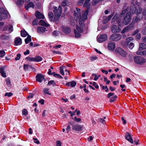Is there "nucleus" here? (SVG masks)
<instances>
[{
    "instance_id": "1",
    "label": "nucleus",
    "mask_w": 146,
    "mask_h": 146,
    "mask_svg": "<svg viewBox=\"0 0 146 146\" xmlns=\"http://www.w3.org/2000/svg\"><path fill=\"white\" fill-rule=\"evenodd\" d=\"M141 12V9L139 7H137L135 5H133L131 7L130 11L128 12L126 16L123 18V21H121V17H117V15H115L112 19V22H116L118 25L120 27L123 26V24L125 25H127L131 20V17L133 13L136 15L140 13Z\"/></svg>"
},
{
    "instance_id": "2",
    "label": "nucleus",
    "mask_w": 146,
    "mask_h": 146,
    "mask_svg": "<svg viewBox=\"0 0 146 146\" xmlns=\"http://www.w3.org/2000/svg\"><path fill=\"white\" fill-rule=\"evenodd\" d=\"M133 59L135 63L140 64H144L146 61V60L143 57L138 56H135Z\"/></svg>"
},
{
    "instance_id": "3",
    "label": "nucleus",
    "mask_w": 146,
    "mask_h": 146,
    "mask_svg": "<svg viewBox=\"0 0 146 146\" xmlns=\"http://www.w3.org/2000/svg\"><path fill=\"white\" fill-rule=\"evenodd\" d=\"M54 16L55 17L56 20H58L59 17L60 16L62 13V9L60 6L57 9V7L55 8L54 10Z\"/></svg>"
},
{
    "instance_id": "4",
    "label": "nucleus",
    "mask_w": 146,
    "mask_h": 146,
    "mask_svg": "<svg viewBox=\"0 0 146 146\" xmlns=\"http://www.w3.org/2000/svg\"><path fill=\"white\" fill-rule=\"evenodd\" d=\"M130 9V7L128 5L127 3H125L123 7L122 10L120 13L119 17H121L125 14Z\"/></svg>"
},
{
    "instance_id": "5",
    "label": "nucleus",
    "mask_w": 146,
    "mask_h": 146,
    "mask_svg": "<svg viewBox=\"0 0 146 146\" xmlns=\"http://www.w3.org/2000/svg\"><path fill=\"white\" fill-rule=\"evenodd\" d=\"M115 52L119 54L123 57H125L127 55V52L120 47L117 48L115 49Z\"/></svg>"
},
{
    "instance_id": "6",
    "label": "nucleus",
    "mask_w": 146,
    "mask_h": 146,
    "mask_svg": "<svg viewBox=\"0 0 146 146\" xmlns=\"http://www.w3.org/2000/svg\"><path fill=\"white\" fill-rule=\"evenodd\" d=\"M82 21H81V19L80 20L79 23L78 25H77L76 29L79 32L82 33L84 31V29L85 28V25L83 23H82Z\"/></svg>"
},
{
    "instance_id": "7",
    "label": "nucleus",
    "mask_w": 146,
    "mask_h": 146,
    "mask_svg": "<svg viewBox=\"0 0 146 146\" xmlns=\"http://www.w3.org/2000/svg\"><path fill=\"white\" fill-rule=\"evenodd\" d=\"M122 37L121 35L119 34L114 33L110 37V39L111 40L117 41L120 40Z\"/></svg>"
},
{
    "instance_id": "8",
    "label": "nucleus",
    "mask_w": 146,
    "mask_h": 146,
    "mask_svg": "<svg viewBox=\"0 0 146 146\" xmlns=\"http://www.w3.org/2000/svg\"><path fill=\"white\" fill-rule=\"evenodd\" d=\"M25 59L29 61H34L37 62L42 61V57L39 56H36L34 57H31L28 56L25 58Z\"/></svg>"
},
{
    "instance_id": "9",
    "label": "nucleus",
    "mask_w": 146,
    "mask_h": 146,
    "mask_svg": "<svg viewBox=\"0 0 146 146\" xmlns=\"http://www.w3.org/2000/svg\"><path fill=\"white\" fill-rule=\"evenodd\" d=\"M80 9L78 8H76V10L74 11V19L77 21L79 20L80 17L81 16V14L80 13Z\"/></svg>"
},
{
    "instance_id": "10",
    "label": "nucleus",
    "mask_w": 146,
    "mask_h": 146,
    "mask_svg": "<svg viewBox=\"0 0 146 146\" xmlns=\"http://www.w3.org/2000/svg\"><path fill=\"white\" fill-rule=\"evenodd\" d=\"M7 15V12L3 9H0V21Z\"/></svg>"
},
{
    "instance_id": "11",
    "label": "nucleus",
    "mask_w": 146,
    "mask_h": 146,
    "mask_svg": "<svg viewBox=\"0 0 146 146\" xmlns=\"http://www.w3.org/2000/svg\"><path fill=\"white\" fill-rule=\"evenodd\" d=\"M111 31L112 33H119L121 30V28L118 26L113 25L111 29Z\"/></svg>"
},
{
    "instance_id": "12",
    "label": "nucleus",
    "mask_w": 146,
    "mask_h": 146,
    "mask_svg": "<svg viewBox=\"0 0 146 146\" xmlns=\"http://www.w3.org/2000/svg\"><path fill=\"white\" fill-rule=\"evenodd\" d=\"M83 127L82 125H72V129L74 130L80 131L82 130Z\"/></svg>"
},
{
    "instance_id": "13",
    "label": "nucleus",
    "mask_w": 146,
    "mask_h": 146,
    "mask_svg": "<svg viewBox=\"0 0 146 146\" xmlns=\"http://www.w3.org/2000/svg\"><path fill=\"white\" fill-rule=\"evenodd\" d=\"M88 14V10H87L84 12L82 17H81V15L80 16L79 19V21L80 19H81V21H82V23H83L84 21L87 19Z\"/></svg>"
},
{
    "instance_id": "14",
    "label": "nucleus",
    "mask_w": 146,
    "mask_h": 146,
    "mask_svg": "<svg viewBox=\"0 0 146 146\" xmlns=\"http://www.w3.org/2000/svg\"><path fill=\"white\" fill-rule=\"evenodd\" d=\"M107 39V36L106 34L101 35L98 39V41L100 42H102L106 40Z\"/></svg>"
},
{
    "instance_id": "15",
    "label": "nucleus",
    "mask_w": 146,
    "mask_h": 146,
    "mask_svg": "<svg viewBox=\"0 0 146 146\" xmlns=\"http://www.w3.org/2000/svg\"><path fill=\"white\" fill-rule=\"evenodd\" d=\"M36 81L39 82H41L44 79V76L41 74H38L36 76Z\"/></svg>"
},
{
    "instance_id": "16",
    "label": "nucleus",
    "mask_w": 146,
    "mask_h": 146,
    "mask_svg": "<svg viewBox=\"0 0 146 146\" xmlns=\"http://www.w3.org/2000/svg\"><path fill=\"white\" fill-rule=\"evenodd\" d=\"M64 71L66 72H67L68 75L70 74V72L68 71L67 69H66L65 67L63 66H62L60 67V74L62 75H64Z\"/></svg>"
},
{
    "instance_id": "17",
    "label": "nucleus",
    "mask_w": 146,
    "mask_h": 146,
    "mask_svg": "<svg viewBox=\"0 0 146 146\" xmlns=\"http://www.w3.org/2000/svg\"><path fill=\"white\" fill-rule=\"evenodd\" d=\"M115 44L114 42H110L108 44V48L109 50H113L115 48Z\"/></svg>"
},
{
    "instance_id": "18",
    "label": "nucleus",
    "mask_w": 146,
    "mask_h": 146,
    "mask_svg": "<svg viewBox=\"0 0 146 146\" xmlns=\"http://www.w3.org/2000/svg\"><path fill=\"white\" fill-rule=\"evenodd\" d=\"M62 28L63 32L66 34H68L70 31V28L68 26H63Z\"/></svg>"
},
{
    "instance_id": "19",
    "label": "nucleus",
    "mask_w": 146,
    "mask_h": 146,
    "mask_svg": "<svg viewBox=\"0 0 146 146\" xmlns=\"http://www.w3.org/2000/svg\"><path fill=\"white\" fill-rule=\"evenodd\" d=\"M113 15L114 13H112L111 15H110L107 17H104V20L103 21V23L104 24H105L108 22L110 20Z\"/></svg>"
},
{
    "instance_id": "20",
    "label": "nucleus",
    "mask_w": 146,
    "mask_h": 146,
    "mask_svg": "<svg viewBox=\"0 0 146 146\" xmlns=\"http://www.w3.org/2000/svg\"><path fill=\"white\" fill-rule=\"evenodd\" d=\"M14 43L16 45H19L22 44V39L20 37L16 38L15 39Z\"/></svg>"
},
{
    "instance_id": "21",
    "label": "nucleus",
    "mask_w": 146,
    "mask_h": 146,
    "mask_svg": "<svg viewBox=\"0 0 146 146\" xmlns=\"http://www.w3.org/2000/svg\"><path fill=\"white\" fill-rule=\"evenodd\" d=\"M125 138L130 143H133V140L131 137V135L128 132L126 133L125 135Z\"/></svg>"
},
{
    "instance_id": "22",
    "label": "nucleus",
    "mask_w": 146,
    "mask_h": 146,
    "mask_svg": "<svg viewBox=\"0 0 146 146\" xmlns=\"http://www.w3.org/2000/svg\"><path fill=\"white\" fill-rule=\"evenodd\" d=\"M36 17L38 19H43L44 18V15L38 11H36L35 13Z\"/></svg>"
},
{
    "instance_id": "23",
    "label": "nucleus",
    "mask_w": 146,
    "mask_h": 146,
    "mask_svg": "<svg viewBox=\"0 0 146 146\" xmlns=\"http://www.w3.org/2000/svg\"><path fill=\"white\" fill-rule=\"evenodd\" d=\"M5 68L4 67L0 66V72L1 76L4 78L6 77V73L5 72Z\"/></svg>"
},
{
    "instance_id": "24",
    "label": "nucleus",
    "mask_w": 146,
    "mask_h": 146,
    "mask_svg": "<svg viewBox=\"0 0 146 146\" xmlns=\"http://www.w3.org/2000/svg\"><path fill=\"white\" fill-rule=\"evenodd\" d=\"M48 17L49 18L50 20L51 21H54L56 20L55 17H53V14L52 12H49L48 13Z\"/></svg>"
},
{
    "instance_id": "25",
    "label": "nucleus",
    "mask_w": 146,
    "mask_h": 146,
    "mask_svg": "<svg viewBox=\"0 0 146 146\" xmlns=\"http://www.w3.org/2000/svg\"><path fill=\"white\" fill-rule=\"evenodd\" d=\"M143 18V17H142L141 18H140L138 16H136L134 17L132 20V22L133 23H135V22H139L141 19Z\"/></svg>"
},
{
    "instance_id": "26",
    "label": "nucleus",
    "mask_w": 146,
    "mask_h": 146,
    "mask_svg": "<svg viewBox=\"0 0 146 146\" xmlns=\"http://www.w3.org/2000/svg\"><path fill=\"white\" fill-rule=\"evenodd\" d=\"M39 25L46 27H48L49 26V25L48 23L42 20L40 21L39 22Z\"/></svg>"
},
{
    "instance_id": "27",
    "label": "nucleus",
    "mask_w": 146,
    "mask_h": 146,
    "mask_svg": "<svg viewBox=\"0 0 146 146\" xmlns=\"http://www.w3.org/2000/svg\"><path fill=\"white\" fill-rule=\"evenodd\" d=\"M34 5L33 3L31 2H30L27 5L25 6V8L26 9L28 10L29 7H32L34 8Z\"/></svg>"
},
{
    "instance_id": "28",
    "label": "nucleus",
    "mask_w": 146,
    "mask_h": 146,
    "mask_svg": "<svg viewBox=\"0 0 146 146\" xmlns=\"http://www.w3.org/2000/svg\"><path fill=\"white\" fill-rule=\"evenodd\" d=\"M8 28V30L10 33L13 30V27L11 25H9V26L6 27H4L3 29V30H7Z\"/></svg>"
},
{
    "instance_id": "29",
    "label": "nucleus",
    "mask_w": 146,
    "mask_h": 146,
    "mask_svg": "<svg viewBox=\"0 0 146 146\" xmlns=\"http://www.w3.org/2000/svg\"><path fill=\"white\" fill-rule=\"evenodd\" d=\"M46 28L42 27H37V32L38 33H43L45 31Z\"/></svg>"
},
{
    "instance_id": "30",
    "label": "nucleus",
    "mask_w": 146,
    "mask_h": 146,
    "mask_svg": "<svg viewBox=\"0 0 146 146\" xmlns=\"http://www.w3.org/2000/svg\"><path fill=\"white\" fill-rule=\"evenodd\" d=\"M24 69L25 70H27L29 68L33 69V68L29 64H24L23 66Z\"/></svg>"
},
{
    "instance_id": "31",
    "label": "nucleus",
    "mask_w": 146,
    "mask_h": 146,
    "mask_svg": "<svg viewBox=\"0 0 146 146\" xmlns=\"http://www.w3.org/2000/svg\"><path fill=\"white\" fill-rule=\"evenodd\" d=\"M146 49V44L144 43H141L139 48V50H141Z\"/></svg>"
},
{
    "instance_id": "32",
    "label": "nucleus",
    "mask_w": 146,
    "mask_h": 146,
    "mask_svg": "<svg viewBox=\"0 0 146 146\" xmlns=\"http://www.w3.org/2000/svg\"><path fill=\"white\" fill-rule=\"evenodd\" d=\"M21 36L25 37L28 35V33L25 30H22L21 31Z\"/></svg>"
},
{
    "instance_id": "33",
    "label": "nucleus",
    "mask_w": 146,
    "mask_h": 146,
    "mask_svg": "<svg viewBox=\"0 0 146 146\" xmlns=\"http://www.w3.org/2000/svg\"><path fill=\"white\" fill-rule=\"evenodd\" d=\"M130 30L129 28V27L127 26L124 28L122 31L121 33H126L129 31Z\"/></svg>"
},
{
    "instance_id": "34",
    "label": "nucleus",
    "mask_w": 146,
    "mask_h": 146,
    "mask_svg": "<svg viewBox=\"0 0 146 146\" xmlns=\"http://www.w3.org/2000/svg\"><path fill=\"white\" fill-rule=\"evenodd\" d=\"M31 40V36L28 35L27 38L25 39V42L26 44L28 43Z\"/></svg>"
},
{
    "instance_id": "35",
    "label": "nucleus",
    "mask_w": 146,
    "mask_h": 146,
    "mask_svg": "<svg viewBox=\"0 0 146 146\" xmlns=\"http://www.w3.org/2000/svg\"><path fill=\"white\" fill-rule=\"evenodd\" d=\"M9 37L8 36L4 35H2L0 36V39L2 40H8Z\"/></svg>"
},
{
    "instance_id": "36",
    "label": "nucleus",
    "mask_w": 146,
    "mask_h": 146,
    "mask_svg": "<svg viewBox=\"0 0 146 146\" xmlns=\"http://www.w3.org/2000/svg\"><path fill=\"white\" fill-rule=\"evenodd\" d=\"M74 32L75 35V38H78L80 36V34L77 32L75 29L74 30Z\"/></svg>"
},
{
    "instance_id": "37",
    "label": "nucleus",
    "mask_w": 146,
    "mask_h": 146,
    "mask_svg": "<svg viewBox=\"0 0 146 146\" xmlns=\"http://www.w3.org/2000/svg\"><path fill=\"white\" fill-rule=\"evenodd\" d=\"M49 89L45 88L43 90L42 92L45 94H48L49 95H51V94L49 92Z\"/></svg>"
},
{
    "instance_id": "38",
    "label": "nucleus",
    "mask_w": 146,
    "mask_h": 146,
    "mask_svg": "<svg viewBox=\"0 0 146 146\" xmlns=\"http://www.w3.org/2000/svg\"><path fill=\"white\" fill-rule=\"evenodd\" d=\"M133 39L131 37H129L126 38L125 42L126 45H128V43Z\"/></svg>"
},
{
    "instance_id": "39",
    "label": "nucleus",
    "mask_w": 146,
    "mask_h": 146,
    "mask_svg": "<svg viewBox=\"0 0 146 146\" xmlns=\"http://www.w3.org/2000/svg\"><path fill=\"white\" fill-rule=\"evenodd\" d=\"M5 81L7 86H10L11 85L10 79L9 78H7L5 79Z\"/></svg>"
},
{
    "instance_id": "40",
    "label": "nucleus",
    "mask_w": 146,
    "mask_h": 146,
    "mask_svg": "<svg viewBox=\"0 0 146 146\" xmlns=\"http://www.w3.org/2000/svg\"><path fill=\"white\" fill-rule=\"evenodd\" d=\"M16 3L17 5H19L21 4V3H23L24 1V0H15Z\"/></svg>"
},
{
    "instance_id": "41",
    "label": "nucleus",
    "mask_w": 146,
    "mask_h": 146,
    "mask_svg": "<svg viewBox=\"0 0 146 146\" xmlns=\"http://www.w3.org/2000/svg\"><path fill=\"white\" fill-rule=\"evenodd\" d=\"M91 0H86L83 6L84 7H88V4Z\"/></svg>"
},
{
    "instance_id": "42",
    "label": "nucleus",
    "mask_w": 146,
    "mask_h": 146,
    "mask_svg": "<svg viewBox=\"0 0 146 146\" xmlns=\"http://www.w3.org/2000/svg\"><path fill=\"white\" fill-rule=\"evenodd\" d=\"M53 76L56 78H62V77L60 74H56L55 73H53Z\"/></svg>"
},
{
    "instance_id": "43",
    "label": "nucleus",
    "mask_w": 146,
    "mask_h": 146,
    "mask_svg": "<svg viewBox=\"0 0 146 146\" xmlns=\"http://www.w3.org/2000/svg\"><path fill=\"white\" fill-rule=\"evenodd\" d=\"M55 83L54 82V81L52 80H51L48 82L47 85L48 86H50L52 84L54 85H55Z\"/></svg>"
},
{
    "instance_id": "44",
    "label": "nucleus",
    "mask_w": 146,
    "mask_h": 146,
    "mask_svg": "<svg viewBox=\"0 0 146 146\" xmlns=\"http://www.w3.org/2000/svg\"><path fill=\"white\" fill-rule=\"evenodd\" d=\"M134 43H133L132 42H131L130 43V44H129L128 45V47L131 49H132L134 47Z\"/></svg>"
},
{
    "instance_id": "45",
    "label": "nucleus",
    "mask_w": 146,
    "mask_h": 146,
    "mask_svg": "<svg viewBox=\"0 0 146 146\" xmlns=\"http://www.w3.org/2000/svg\"><path fill=\"white\" fill-rule=\"evenodd\" d=\"M5 54V52L3 50H0V57L4 56Z\"/></svg>"
},
{
    "instance_id": "46",
    "label": "nucleus",
    "mask_w": 146,
    "mask_h": 146,
    "mask_svg": "<svg viewBox=\"0 0 146 146\" xmlns=\"http://www.w3.org/2000/svg\"><path fill=\"white\" fill-rule=\"evenodd\" d=\"M28 113L27 110L25 109H24L22 110V114L23 115H27Z\"/></svg>"
},
{
    "instance_id": "47",
    "label": "nucleus",
    "mask_w": 146,
    "mask_h": 146,
    "mask_svg": "<svg viewBox=\"0 0 146 146\" xmlns=\"http://www.w3.org/2000/svg\"><path fill=\"white\" fill-rule=\"evenodd\" d=\"M117 98V96H115L114 97H112L110 100V102H114L115 100V98Z\"/></svg>"
},
{
    "instance_id": "48",
    "label": "nucleus",
    "mask_w": 146,
    "mask_h": 146,
    "mask_svg": "<svg viewBox=\"0 0 146 146\" xmlns=\"http://www.w3.org/2000/svg\"><path fill=\"white\" fill-rule=\"evenodd\" d=\"M13 94L12 92H6L5 94V96H7L9 97H10L12 96Z\"/></svg>"
},
{
    "instance_id": "49",
    "label": "nucleus",
    "mask_w": 146,
    "mask_h": 146,
    "mask_svg": "<svg viewBox=\"0 0 146 146\" xmlns=\"http://www.w3.org/2000/svg\"><path fill=\"white\" fill-rule=\"evenodd\" d=\"M21 56V54L19 53L17 54V57H16L15 58V60H19Z\"/></svg>"
},
{
    "instance_id": "50",
    "label": "nucleus",
    "mask_w": 146,
    "mask_h": 146,
    "mask_svg": "<svg viewBox=\"0 0 146 146\" xmlns=\"http://www.w3.org/2000/svg\"><path fill=\"white\" fill-rule=\"evenodd\" d=\"M76 85V83L74 81H72L70 82V86L72 87H74Z\"/></svg>"
},
{
    "instance_id": "51",
    "label": "nucleus",
    "mask_w": 146,
    "mask_h": 146,
    "mask_svg": "<svg viewBox=\"0 0 146 146\" xmlns=\"http://www.w3.org/2000/svg\"><path fill=\"white\" fill-rule=\"evenodd\" d=\"M97 58V57L96 56H92L90 57V60L91 61H94Z\"/></svg>"
},
{
    "instance_id": "52",
    "label": "nucleus",
    "mask_w": 146,
    "mask_h": 146,
    "mask_svg": "<svg viewBox=\"0 0 146 146\" xmlns=\"http://www.w3.org/2000/svg\"><path fill=\"white\" fill-rule=\"evenodd\" d=\"M52 35L53 36H57L58 35V33L57 31H54L52 33Z\"/></svg>"
},
{
    "instance_id": "53",
    "label": "nucleus",
    "mask_w": 146,
    "mask_h": 146,
    "mask_svg": "<svg viewBox=\"0 0 146 146\" xmlns=\"http://www.w3.org/2000/svg\"><path fill=\"white\" fill-rule=\"evenodd\" d=\"M84 0H80L78 3V4L79 5H82L84 1Z\"/></svg>"
},
{
    "instance_id": "54",
    "label": "nucleus",
    "mask_w": 146,
    "mask_h": 146,
    "mask_svg": "<svg viewBox=\"0 0 146 146\" xmlns=\"http://www.w3.org/2000/svg\"><path fill=\"white\" fill-rule=\"evenodd\" d=\"M99 1V0H93L92 4L93 5H96Z\"/></svg>"
},
{
    "instance_id": "55",
    "label": "nucleus",
    "mask_w": 146,
    "mask_h": 146,
    "mask_svg": "<svg viewBox=\"0 0 146 146\" xmlns=\"http://www.w3.org/2000/svg\"><path fill=\"white\" fill-rule=\"evenodd\" d=\"M141 38V35L140 33H137L136 36V38L137 39L139 40Z\"/></svg>"
},
{
    "instance_id": "56",
    "label": "nucleus",
    "mask_w": 146,
    "mask_h": 146,
    "mask_svg": "<svg viewBox=\"0 0 146 146\" xmlns=\"http://www.w3.org/2000/svg\"><path fill=\"white\" fill-rule=\"evenodd\" d=\"M38 24V20L37 19H35L33 21L32 23V24L33 25H36Z\"/></svg>"
},
{
    "instance_id": "57",
    "label": "nucleus",
    "mask_w": 146,
    "mask_h": 146,
    "mask_svg": "<svg viewBox=\"0 0 146 146\" xmlns=\"http://www.w3.org/2000/svg\"><path fill=\"white\" fill-rule=\"evenodd\" d=\"M56 143V146H61V143L60 141H57Z\"/></svg>"
},
{
    "instance_id": "58",
    "label": "nucleus",
    "mask_w": 146,
    "mask_h": 146,
    "mask_svg": "<svg viewBox=\"0 0 146 146\" xmlns=\"http://www.w3.org/2000/svg\"><path fill=\"white\" fill-rule=\"evenodd\" d=\"M94 76L95 78H94V80L95 81L97 80L98 78V76L96 74H93L92 76Z\"/></svg>"
},
{
    "instance_id": "59",
    "label": "nucleus",
    "mask_w": 146,
    "mask_h": 146,
    "mask_svg": "<svg viewBox=\"0 0 146 146\" xmlns=\"http://www.w3.org/2000/svg\"><path fill=\"white\" fill-rule=\"evenodd\" d=\"M33 140L34 141V142L35 143L37 144H39L40 143L39 141L38 140V139L36 138H33Z\"/></svg>"
},
{
    "instance_id": "60",
    "label": "nucleus",
    "mask_w": 146,
    "mask_h": 146,
    "mask_svg": "<svg viewBox=\"0 0 146 146\" xmlns=\"http://www.w3.org/2000/svg\"><path fill=\"white\" fill-rule=\"evenodd\" d=\"M134 23H131L129 25L127 26V27H129V28L130 29V30H131V29L134 26V24H133Z\"/></svg>"
},
{
    "instance_id": "61",
    "label": "nucleus",
    "mask_w": 146,
    "mask_h": 146,
    "mask_svg": "<svg viewBox=\"0 0 146 146\" xmlns=\"http://www.w3.org/2000/svg\"><path fill=\"white\" fill-rule=\"evenodd\" d=\"M92 85L94 86L95 88L96 89H98L99 88V86L98 85L96 84V83L95 82H94L92 83Z\"/></svg>"
},
{
    "instance_id": "62",
    "label": "nucleus",
    "mask_w": 146,
    "mask_h": 146,
    "mask_svg": "<svg viewBox=\"0 0 146 146\" xmlns=\"http://www.w3.org/2000/svg\"><path fill=\"white\" fill-rule=\"evenodd\" d=\"M67 4V3L66 1H63L61 3V5L62 6L65 7Z\"/></svg>"
},
{
    "instance_id": "63",
    "label": "nucleus",
    "mask_w": 146,
    "mask_h": 146,
    "mask_svg": "<svg viewBox=\"0 0 146 146\" xmlns=\"http://www.w3.org/2000/svg\"><path fill=\"white\" fill-rule=\"evenodd\" d=\"M74 120L77 122H79L81 121V119L80 118H77L76 117H75L74 118Z\"/></svg>"
},
{
    "instance_id": "64",
    "label": "nucleus",
    "mask_w": 146,
    "mask_h": 146,
    "mask_svg": "<svg viewBox=\"0 0 146 146\" xmlns=\"http://www.w3.org/2000/svg\"><path fill=\"white\" fill-rule=\"evenodd\" d=\"M142 33L143 35H146V27L143 29V30L142 31Z\"/></svg>"
}]
</instances>
